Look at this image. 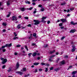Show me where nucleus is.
I'll use <instances>...</instances> for the list:
<instances>
[{"mask_svg":"<svg viewBox=\"0 0 77 77\" xmlns=\"http://www.w3.org/2000/svg\"><path fill=\"white\" fill-rule=\"evenodd\" d=\"M1 60L2 61V62L1 63H2V64H5V63H6L8 61L6 58L5 59L2 57L1 58Z\"/></svg>","mask_w":77,"mask_h":77,"instance_id":"f257e3e1","label":"nucleus"},{"mask_svg":"<svg viewBox=\"0 0 77 77\" xmlns=\"http://www.w3.org/2000/svg\"><path fill=\"white\" fill-rule=\"evenodd\" d=\"M12 46V43H10V44H6L5 46H2V48H4L5 47H10Z\"/></svg>","mask_w":77,"mask_h":77,"instance_id":"f03ea898","label":"nucleus"},{"mask_svg":"<svg viewBox=\"0 0 77 77\" xmlns=\"http://www.w3.org/2000/svg\"><path fill=\"white\" fill-rule=\"evenodd\" d=\"M34 21L35 22L34 23L35 25H38V24H39V23H40V21L38 20H34Z\"/></svg>","mask_w":77,"mask_h":77,"instance_id":"7ed1b4c3","label":"nucleus"},{"mask_svg":"<svg viewBox=\"0 0 77 77\" xmlns=\"http://www.w3.org/2000/svg\"><path fill=\"white\" fill-rule=\"evenodd\" d=\"M12 21H14V20L15 21H17V19H18V17L15 16H12Z\"/></svg>","mask_w":77,"mask_h":77,"instance_id":"20e7f679","label":"nucleus"},{"mask_svg":"<svg viewBox=\"0 0 77 77\" xmlns=\"http://www.w3.org/2000/svg\"><path fill=\"white\" fill-rule=\"evenodd\" d=\"M55 57V55H52L50 57V58L49 59L48 61L51 62L53 60V58Z\"/></svg>","mask_w":77,"mask_h":77,"instance_id":"39448f33","label":"nucleus"},{"mask_svg":"<svg viewBox=\"0 0 77 77\" xmlns=\"http://www.w3.org/2000/svg\"><path fill=\"white\" fill-rule=\"evenodd\" d=\"M72 52H74L75 50V45H73L72 46Z\"/></svg>","mask_w":77,"mask_h":77,"instance_id":"423d86ee","label":"nucleus"},{"mask_svg":"<svg viewBox=\"0 0 77 77\" xmlns=\"http://www.w3.org/2000/svg\"><path fill=\"white\" fill-rule=\"evenodd\" d=\"M11 0H8V1H7V6H10V5H11Z\"/></svg>","mask_w":77,"mask_h":77,"instance_id":"0eeeda50","label":"nucleus"},{"mask_svg":"<svg viewBox=\"0 0 77 77\" xmlns=\"http://www.w3.org/2000/svg\"><path fill=\"white\" fill-rule=\"evenodd\" d=\"M75 31H76V30H75V29H72L70 31V33H74Z\"/></svg>","mask_w":77,"mask_h":77,"instance_id":"6e6552de","label":"nucleus"},{"mask_svg":"<svg viewBox=\"0 0 77 77\" xmlns=\"http://www.w3.org/2000/svg\"><path fill=\"white\" fill-rule=\"evenodd\" d=\"M61 21H62V22L63 23H64V22H66L67 20H66V19H64V18H63L62 19L60 20Z\"/></svg>","mask_w":77,"mask_h":77,"instance_id":"1a4fd4ad","label":"nucleus"},{"mask_svg":"<svg viewBox=\"0 0 77 77\" xmlns=\"http://www.w3.org/2000/svg\"><path fill=\"white\" fill-rule=\"evenodd\" d=\"M70 23L71 24H72V25H73V26H75V24H77V23H74L73 21H71Z\"/></svg>","mask_w":77,"mask_h":77,"instance_id":"9d476101","label":"nucleus"},{"mask_svg":"<svg viewBox=\"0 0 77 77\" xmlns=\"http://www.w3.org/2000/svg\"><path fill=\"white\" fill-rule=\"evenodd\" d=\"M16 66L17 69H18V68L19 67V66H20V65L19 64V63H18V62H17V64L16 65Z\"/></svg>","mask_w":77,"mask_h":77,"instance_id":"9b49d317","label":"nucleus"},{"mask_svg":"<svg viewBox=\"0 0 77 77\" xmlns=\"http://www.w3.org/2000/svg\"><path fill=\"white\" fill-rule=\"evenodd\" d=\"M60 65H63L64 64H65V60H63L61 61L60 63Z\"/></svg>","mask_w":77,"mask_h":77,"instance_id":"f8f14e48","label":"nucleus"},{"mask_svg":"<svg viewBox=\"0 0 77 77\" xmlns=\"http://www.w3.org/2000/svg\"><path fill=\"white\" fill-rule=\"evenodd\" d=\"M20 10L21 11L23 12V11H25V8H20Z\"/></svg>","mask_w":77,"mask_h":77,"instance_id":"ddd939ff","label":"nucleus"},{"mask_svg":"<svg viewBox=\"0 0 77 77\" xmlns=\"http://www.w3.org/2000/svg\"><path fill=\"white\" fill-rule=\"evenodd\" d=\"M17 28L18 29H20V28H21V24H18L17 26Z\"/></svg>","mask_w":77,"mask_h":77,"instance_id":"4468645a","label":"nucleus"},{"mask_svg":"<svg viewBox=\"0 0 77 77\" xmlns=\"http://www.w3.org/2000/svg\"><path fill=\"white\" fill-rule=\"evenodd\" d=\"M33 36H34V37H35V38H37V36H36V34L35 33H34L33 34Z\"/></svg>","mask_w":77,"mask_h":77,"instance_id":"2eb2a0df","label":"nucleus"},{"mask_svg":"<svg viewBox=\"0 0 77 77\" xmlns=\"http://www.w3.org/2000/svg\"><path fill=\"white\" fill-rule=\"evenodd\" d=\"M17 73L20 74V75H22L23 74V72H17Z\"/></svg>","mask_w":77,"mask_h":77,"instance_id":"dca6fc26","label":"nucleus"},{"mask_svg":"<svg viewBox=\"0 0 77 77\" xmlns=\"http://www.w3.org/2000/svg\"><path fill=\"white\" fill-rule=\"evenodd\" d=\"M36 54H37V53H36V52H34L32 54V56L33 57H35V56Z\"/></svg>","mask_w":77,"mask_h":77,"instance_id":"f3484780","label":"nucleus"},{"mask_svg":"<svg viewBox=\"0 0 77 77\" xmlns=\"http://www.w3.org/2000/svg\"><path fill=\"white\" fill-rule=\"evenodd\" d=\"M55 52V50H54L53 51H50V54H52V53H54Z\"/></svg>","mask_w":77,"mask_h":77,"instance_id":"a211bd4d","label":"nucleus"},{"mask_svg":"<svg viewBox=\"0 0 77 77\" xmlns=\"http://www.w3.org/2000/svg\"><path fill=\"white\" fill-rule=\"evenodd\" d=\"M76 73H77V72L76 71H75L72 72V75H74V74H76Z\"/></svg>","mask_w":77,"mask_h":77,"instance_id":"6ab92c4d","label":"nucleus"},{"mask_svg":"<svg viewBox=\"0 0 77 77\" xmlns=\"http://www.w3.org/2000/svg\"><path fill=\"white\" fill-rule=\"evenodd\" d=\"M39 63H35L33 64L34 65H38Z\"/></svg>","mask_w":77,"mask_h":77,"instance_id":"aec40b11","label":"nucleus"},{"mask_svg":"<svg viewBox=\"0 0 77 77\" xmlns=\"http://www.w3.org/2000/svg\"><path fill=\"white\" fill-rule=\"evenodd\" d=\"M66 5V3L63 2L61 4V5L62 6H64V5Z\"/></svg>","mask_w":77,"mask_h":77,"instance_id":"412c9836","label":"nucleus"},{"mask_svg":"<svg viewBox=\"0 0 77 77\" xmlns=\"http://www.w3.org/2000/svg\"><path fill=\"white\" fill-rule=\"evenodd\" d=\"M47 18V17H42V20H45Z\"/></svg>","mask_w":77,"mask_h":77,"instance_id":"4be33fe9","label":"nucleus"},{"mask_svg":"<svg viewBox=\"0 0 77 77\" xmlns=\"http://www.w3.org/2000/svg\"><path fill=\"white\" fill-rule=\"evenodd\" d=\"M59 68H57L54 69V71H56V72H57V71H59Z\"/></svg>","mask_w":77,"mask_h":77,"instance_id":"5701e85b","label":"nucleus"},{"mask_svg":"<svg viewBox=\"0 0 77 77\" xmlns=\"http://www.w3.org/2000/svg\"><path fill=\"white\" fill-rule=\"evenodd\" d=\"M18 39V38L17 37H14L13 38V39L14 40H16V39Z\"/></svg>","mask_w":77,"mask_h":77,"instance_id":"b1692460","label":"nucleus"},{"mask_svg":"<svg viewBox=\"0 0 77 77\" xmlns=\"http://www.w3.org/2000/svg\"><path fill=\"white\" fill-rule=\"evenodd\" d=\"M25 3L26 4H30V2L29 1H27L25 2Z\"/></svg>","mask_w":77,"mask_h":77,"instance_id":"393cba45","label":"nucleus"},{"mask_svg":"<svg viewBox=\"0 0 77 77\" xmlns=\"http://www.w3.org/2000/svg\"><path fill=\"white\" fill-rule=\"evenodd\" d=\"M42 20H41V22H42V23H46V21H45V20L44 19H42Z\"/></svg>","mask_w":77,"mask_h":77,"instance_id":"a878e982","label":"nucleus"},{"mask_svg":"<svg viewBox=\"0 0 77 77\" xmlns=\"http://www.w3.org/2000/svg\"><path fill=\"white\" fill-rule=\"evenodd\" d=\"M23 71H26V68H23Z\"/></svg>","mask_w":77,"mask_h":77,"instance_id":"bb28decb","label":"nucleus"},{"mask_svg":"<svg viewBox=\"0 0 77 77\" xmlns=\"http://www.w3.org/2000/svg\"><path fill=\"white\" fill-rule=\"evenodd\" d=\"M45 72H47L48 71V68H46L45 70Z\"/></svg>","mask_w":77,"mask_h":77,"instance_id":"cd10ccee","label":"nucleus"},{"mask_svg":"<svg viewBox=\"0 0 77 77\" xmlns=\"http://www.w3.org/2000/svg\"><path fill=\"white\" fill-rule=\"evenodd\" d=\"M38 7L41 8H42V5H38Z\"/></svg>","mask_w":77,"mask_h":77,"instance_id":"c85d7f7f","label":"nucleus"},{"mask_svg":"<svg viewBox=\"0 0 77 77\" xmlns=\"http://www.w3.org/2000/svg\"><path fill=\"white\" fill-rule=\"evenodd\" d=\"M5 67H6V65H3L2 66V69H5Z\"/></svg>","mask_w":77,"mask_h":77,"instance_id":"c756f323","label":"nucleus"},{"mask_svg":"<svg viewBox=\"0 0 77 77\" xmlns=\"http://www.w3.org/2000/svg\"><path fill=\"white\" fill-rule=\"evenodd\" d=\"M37 72H38V69H35V71H34V72H35V73H36Z\"/></svg>","mask_w":77,"mask_h":77,"instance_id":"7c9ffc66","label":"nucleus"},{"mask_svg":"<svg viewBox=\"0 0 77 77\" xmlns=\"http://www.w3.org/2000/svg\"><path fill=\"white\" fill-rule=\"evenodd\" d=\"M63 23H61L59 24V26H62Z\"/></svg>","mask_w":77,"mask_h":77,"instance_id":"2f4dec72","label":"nucleus"},{"mask_svg":"<svg viewBox=\"0 0 77 77\" xmlns=\"http://www.w3.org/2000/svg\"><path fill=\"white\" fill-rule=\"evenodd\" d=\"M32 9H33V8L32 7H31L29 8H27V9H28V10H30V11H31Z\"/></svg>","mask_w":77,"mask_h":77,"instance_id":"473e14b6","label":"nucleus"},{"mask_svg":"<svg viewBox=\"0 0 77 77\" xmlns=\"http://www.w3.org/2000/svg\"><path fill=\"white\" fill-rule=\"evenodd\" d=\"M48 45H44V47L46 48V47H48Z\"/></svg>","mask_w":77,"mask_h":77,"instance_id":"72a5a7b5","label":"nucleus"},{"mask_svg":"<svg viewBox=\"0 0 77 77\" xmlns=\"http://www.w3.org/2000/svg\"><path fill=\"white\" fill-rule=\"evenodd\" d=\"M2 25L3 26H6V23H3L2 24Z\"/></svg>","mask_w":77,"mask_h":77,"instance_id":"f704fd0d","label":"nucleus"},{"mask_svg":"<svg viewBox=\"0 0 77 77\" xmlns=\"http://www.w3.org/2000/svg\"><path fill=\"white\" fill-rule=\"evenodd\" d=\"M25 48L26 49L27 51H28V50H29V49H28V48H27V46H25Z\"/></svg>","mask_w":77,"mask_h":77,"instance_id":"c9c22d12","label":"nucleus"},{"mask_svg":"<svg viewBox=\"0 0 77 77\" xmlns=\"http://www.w3.org/2000/svg\"><path fill=\"white\" fill-rule=\"evenodd\" d=\"M21 47V45H16V47Z\"/></svg>","mask_w":77,"mask_h":77,"instance_id":"e433bc0d","label":"nucleus"},{"mask_svg":"<svg viewBox=\"0 0 77 77\" xmlns=\"http://www.w3.org/2000/svg\"><path fill=\"white\" fill-rule=\"evenodd\" d=\"M24 18L26 20H28L29 19V17H24Z\"/></svg>","mask_w":77,"mask_h":77,"instance_id":"4c0bfd02","label":"nucleus"},{"mask_svg":"<svg viewBox=\"0 0 77 77\" xmlns=\"http://www.w3.org/2000/svg\"><path fill=\"white\" fill-rule=\"evenodd\" d=\"M37 0H32V2H35L36 1H37ZM38 1H40V0H38Z\"/></svg>","mask_w":77,"mask_h":77,"instance_id":"58836bf2","label":"nucleus"},{"mask_svg":"<svg viewBox=\"0 0 77 77\" xmlns=\"http://www.w3.org/2000/svg\"><path fill=\"white\" fill-rule=\"evenodd\" d=\"M10 16V13H9V14L7 15L6 17H9Z\"/></svg>","mask_w":77,"mask_h":77,"instance_id":"ea45409f","label":"nucleus"},{"mask_svg":"<svg viewBox=\"0 0 77 77\" xmlns=\"http://www.w3.org/2000/svg\"><path fill=\"white\" fill-rule=\"evenodd\" d=\"M14 35L15 36H17V34L15 32H14Z\"/></svg>","mask_w":77,"mask_h":77,"instance_id":"a19ab883","label":"nucleus"},{"mask_svg":"<svg viewBox=\"0 0 77 77\" xmlns=\"http://www.w3.org/2000/svg\"><path fill=\"white\" fill-rule=\"evenodd\" d=\"M41 65H45V63H41Z\"/></svg>","mask_w":77,"mask_h":77,"instance_id":"79ce46f5","label":"nucleus"},{"mask_svg":"<svg viewBox=\"0 0 77 77\" xmlns=\"http://www.w3.org/2000/svg\"><path fill=\"white\" fill-rule=\"evenodd\" d=\"M72 66H69V68L68 69H71V68H72Z\"/></svg>","mask_w":77,"mask_h":77,"instance_id":"37998d69","label":"nucleus"},{"mask_svg":"<svg viewBox=\"0 0 77 77\" xmlns=\"http://www.w3.org/2000/svg\"><path fill=\"white\" fill-rule=\"evenodd\" d=\"M32 53H29V54H28V56H29V57H30V56H31V55H32Z\"/></svg>","mask_w":77,"mask_h":77,"instance_id":"c03bdc74","label":"nucleus"},{"mask_svg":"<svg viewBox=\"0 0 77 77\" xmlns=\"http://www.w3.org/2000/svg\"><path fill=\"white\" fill-rule=\"evenodd\" d=\"M29 75H30L29 74H28L27 75H25V77H28V76H29Z\"/></svg>","mask_w":77,"mask_h":77,"instance_id":"a18cd8bd","label":"nucleus"},{"mask_svg":"<svg viewBox=\"0 0 77 77\" xmlns=\"http://www.w3.org/2000/svg\"><path fill=\"white\" fill-rule=\"evenodd\" d=\"M32 45L33 46H35V45H36V43H32Z\"/></svg>","mask_w":77,"mask_h":77,"instance_id":"49530a36","label":"nucleus"},{"mask_svg":"<svg viewBox=\"0 0 77 77\" xmlns=\"http://www.w3.org/2000/svg\"><path fill=\"white\" fill-rule=\"evenodd\" d=\"M36 11H34L33 12V14H36Z\"/></svg>","mask_w":77,"mask_h":77,"instance_id":"de8ad7c7","label":"nucleus"},{"mask_svg":"<svg viewBox=\"0 0 77 77\" xmlns=\"http://www.w3.org/2000/svg\"><path fill=\"white\" fill-rule=\"evenodd\" d=\"M60 28L62 30V29H65V28H64V27L62 26V27H61Z\"/></svg>","mask_w":77,"mask_h":77,"instance_id":"09e8293b","label":"nucleus"},{"mask_svg":"<svg viewBox=\"0 0 77 77\" xmlns=\"http://www.w3.org/2000/svg\"><path fill=\"white\" fill-rule=\"evenodd\" d=\"M40 10L41 11H44V8H43L42 9H41Z\"/></svg>","mask_w":77,"mask_h":77,"instance_id":"8fccbe9b","label":"nucleus"},{"mask_svg":"<svg viewBox=\"0 0 77 77\" xmlns=\"http://www.w3.org/2000/svg\"><path fill=\"white\" fill-rule=\"evenodd\" d=\"M54 67H51L50 68V70H53V69Z\"/></svg>","mask_w":77,"mask_h":77,"instance_id":"3c124183","label":"nucleus"},{"mask_svg":"<svg viewBox=\"0 0 77 77\" xmlns=\"http://www.w3.org/2000/svg\"><path fill=\"white\" fill-rule=\"evenodd\" d=\"M2 32H5L6 31V29H4L2 30Z\"/></svg>","mask_w":77,"mask_h":77,"instance_id":"603ef678","label":"nucleus"},{"mask_svg":"<svg viewBox=\"0 0 77 77\" xmlns=\"http://www.w3.org/2000/svg\"><path fill=\"white\" fill-rule=\"evenodd\" d=\"M11 71V69H9V70H7L8 72H10Z\"/></svg>","mask_w":77,"mask_h":77,"instance_id":"864d4df0","label":"nucleus"},{"mask_svg":"<svg viewBox=\"0 0 77 77\" xmlns=\"http://www.w3.org/2000/svg\"><path fill=\"white\" fill-rule=\"evenodd\" d=\"M64 38H65V37H62L61 38V40H63Z\"/></svg>","mask_w":77,"mask_h":77,"instance_id":"5fc2aeb1","label":"nucleus"},{"mask_svg":"<svg viewBox=\"0 0 77 77\" xmlns=\"http://www.w3.org/2000/svg\"><path fill=\"white\" fill-rule=\"evenodd\" d=\"M50 21L49 20H48V22H47V23L48 24H50Z\"/></svg>","mask_w":77,"mask_h":77,"instance_id":"6e6d98bb","label":"nucleus"},{"mask_svg":"<svg viewBox=\"0 0 77 77\" xmlns=\"http://www.w3.org/2000/svg\"><path fill=\"white\" fill-rule=\"evenodd\" d=\"M39 71H42V69H38Z\"/></svg>","mask_w":77,"mask_h":77,"instance_id":"4d7b16f0","label":"nucleus"},{"mask_svg":"<svg viewBox=\"0 0 77 77\" xmlns=\"http://www.w3.org/2000/svg\"><path fill=\"white\" fill-rule=\"evenodd\" d=\"M32 5H33V6H35V5H36V3L33 2L32 3Z\"/></svg>","mask_w":77,"mask_h":77,"instance_id":"13d9d810","label":"nucleus"},{"mask_svg":"<svg viewBox=\"0 0 77 77\" xmlns=\"http://www.w3.org/2000/svg\"><path fill=\"white\" fill-rule=\"evenodd\" d=\"M31 24H29L27 25L28 27H31Z\"/></svg>","mask_w":77,"mask_h":77,"instance_id":"bf43d9fd","label":"nucleus"},{"mask_svg":"<svg viewBox=\"0 0 77 77\" xmlns=\"http://www.w3.org/2000/svg\"><path fill=\"white\" fill-rule=\"evenodd\" d=\"M40 59H41V57H38L37 58L38 60H39Z\"/></svg>","mask_w":77,"mask_h":77,"instance_id":"052dcab7","label":"nucleus"},{"mask_svg":"<svg viewBox=\"0 0 77 77\" xmlns=\"http://www.w3.org/2000/svg\"><path fill=\"white\" fill-rule=\"evenodd\" d=\"M2 51H3V52H5V51H6V49H2Z\"/></svg>","mask_w":77,"mask_h":77,"instance_id":"680f3d73","label":"nucleus"},{"mask_svg":"<svg viewBox=\"0 0 77 77\" xmlns=\"http://www.w3.org/2000/svg\"><path fill=\"white\" fill-rule=\"evenodd\" d=\"M68 56H66L65 57V58H68Z\"/></svg>","mask_w":77,"mask_h":77,"instance_id":"e2e57ef3","label":"nucleus"},{"mask_svg":"<svg viewBox=\"0 0 77 77\" xmlns=\"http://www.w3.org/2000/svg\"><path fill=\"white\" fill-rule=\"evenodd\" d=\"M17 54H18L16 53V52H15L14 53V55H17Z\"/></svg>","mask_w":77,"mask_h":77,"instance_id":"0e129e2a","label":"nucleus"},{"mask_svg":"<svg viewBox=\"0 0 77 77\" xmlns=\"http://www.w3.org/2000/svg\"><path fill=\"white\" fill-rule=\"evenodd\" d=\"M70 11H73L74 10V9L73 8H70Z\"/></svg>","mask_w":77,"mask_h":77,"instance_id":"69168bd1","label":"nucleus"},{"mask_svg":"<svg viewBox=\"0 0 77 77\" xmlns=\"http://www.w3.org/2000/svg\"><path fill=\"white\" fill-rule=\"evenodd\" d=\"M18 17L19 18H21V15H20Z\"/></svg>","mask_w":77,"mask_h":77,"instance_id":"338daca9","label":"nucleus"},{"mask_svg":"<svg viewBox=\"0 0 77 77\" xmlns=\"http://www.w3.org/2000/svg\"><path fill=\"white\" fill-rule=\"evenodd\" d=\"M60 22V20H58L57 21V23H59V22Z\"/></svg>","mask_w":77,"mask_h":77,"instance_id":"774afa93","label":"nucleus"}]
</instances>
